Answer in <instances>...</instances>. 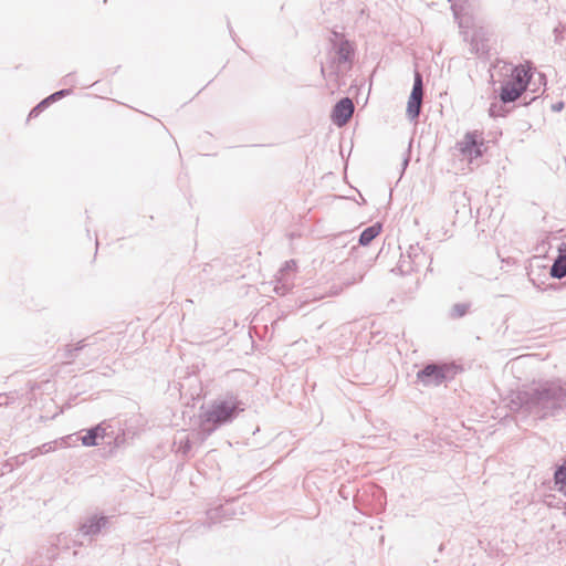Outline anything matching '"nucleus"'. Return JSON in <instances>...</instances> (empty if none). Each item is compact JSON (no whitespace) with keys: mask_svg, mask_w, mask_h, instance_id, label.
Returning <instances> with one entry per match:
<instances>
[{"mask_svg":"<svg viewBox=\"0 0 566 566\" xmlns=\"http://www.w3.org/2000/svg\"><path fill=\"white\" fill-rule=\"evenodd\" d=\"M531 71L528 64H520L512 69L499 90V97L503 104L513 103L522 96L530 84Z\"/></svg>","mask_w":566,"mask_h":566,"instance_id":"obj_1","label":"nucleus"},{"mask_svg":"<svg viewBox=\"0 0 566 566\" xmlns=\"http://www.w3.org/2000/svg\"><path fill=\"white\" fill-rule=\"evenodd\" d=\"M458 148L461 155L469 161L481 157L486 150L484 138L478 132L468 133L458 143Z\"/></svg>","mask_w":566,"mask_h":566,"instance_id":"obj_2","label":"nucleus"},{"mask_svg":"<svg viewBox=\"0 0 566 566\" xmlns=\"http://www.w3.org/2000/svg\"><path fill=\"white\" fill-rule=\"evenodd\" d=\"M422 96V77L419 72H416L413 87L407 104V114L412 119L417 118L420 114Z\"/></svg>","mask_w":566,"mask_h":566,"instance_id":"obj_3","label":"nucleus"},{"mask_svg":"<svg viewBox=\"0 0 566 566\" xmlns=\"http://www.w3.org/2000/svg\"><path fill=\"white\" fill-rule=\"evenodd\" d=\"M237 409L234 401H219L212 405L211 409L206 413V420L212 422L227 421L232 417Z\"/></svg>","mask_w":566,"mask_h":566,"instance_id":"obj_4","label":"nucleus"},{"mask_svg":"<svg viewBox=\"0 0 566 566\" xmlns=\"http://www.w3.org/2000/svg\"><path fill=\"white\" fill-rule=\"evenodd\" d=\"M417 378L424 386L440 385L446 379V367L438 365H428L417 374Z\"/></svg>","mask_w":566,"mask_h":566,"instance_id":"obj_5","label":"nucleus"},{"mask_svg":"<svg viewBox=\"0 0 566 566\" xmlns=\"http://www.w3.org/2000/svg\"><path fill=\"white\" fill-rule=\"evenodd\" d=\"M354 113V104L349 98L340 99L334 107L332 119L337 126L345 125Z\"/></svg>","mask_w":566,"mask_h":566,"instance_id":"obj_6","label":"nucleus"},{"mask_svg":"<svg viewBox=\"0 0 566 566\" xmlns=\"http://www.w3.org/2000/svg\"><path fill=\"white\" fill-rule=\"evenodd\" d=\"M551 275L557 279L566 275V243L558 248V256L551 269Z\"/></svg>","mask_w":566,"mask_h":566,"instance_id":"obj_7","label":"nucleus"},{"mask_svg":"<svg viewBox=\"0 0 566 566\" xmlns=\"http://www.w3.org/2000/svg\"><path fill=\"white\" fill-rule=\"evenodd\" d=\"M381 232V224L375 223L368 228H366L359 238V243L361 245H368L376 237H378Z\"/></svg>","mask_w":566,"mask_h":566,"instance_id":"obj_8","label":"nucleus"},{"mask_svg":"<svg viewBox=\"0 0 566 566\" xmlns=\"http://www.w3.org/2000/svg\"><path fill=\"white\" fill-rule=\"evenodd\" d=\"M555 482L558 490L566 494V462L555 472Z\"/></svg>","mask_w":566,"mask_h":566,"instance_id":"obj_9","label":"nucleus"},{"mask_svg":"<svg viewBox=\"0 0 566 566\" xmlns=\"http://www.w3.org/2000/svg\"><path fill=\"white\" fill-rule=\"evenodd\" d=\"M99 437V428L90 430L85 436L82 437V443L84 446L97 444V438Z\"/></svg>","mask_w":566,"mask_h":566,"instance_id":"obj_10","label":"nucleus"},{"mask_svg":"<svg viewBox=\"0 0 566 566\" xmlns=\"http://www.w3.org/2000/svg\"><path fill=\"white\" fill-rule=\"evenodd\" d=\"M352 53H353L352 45L348 42L342 43L339 51H338L339 57L343 59L344 61H347Z\"/></svg>","mask_w":566,"mask_h":566,"instance_id":"obj_11","label":"nucleus"},{"mask_svg":"<svg viewBox=\"0 0 566 566\" xmlns=\"http://www.w3.org/2000/svg\"><path fill=\"white\" fill-rule=\"evenodd\" d=\"M489 112H490V115L493 117H499V116L505 115V111L503 109V107L501 105H497L496 103L491 104Z\"/></svg>","mask_w":566,"mask_h":566,"instance_id":"obj_12","label":"nucleus"},{"mask_svg":"<svg viewBox=\"0 0 566 566\" xmlns=\"http://www.w3.org/2000/svg\"><path fill=\"white\" fill-rule=\"evenodd\" d=\"M542 394H543V395H547V394H548V390H546V389H545V390H543V392H542Z\"/></svg>","mask_w":566,"mask_h":566,"instance_id":"obj_13","label":"nucleus"}]
</instances>
